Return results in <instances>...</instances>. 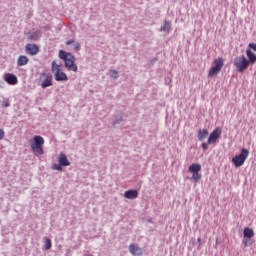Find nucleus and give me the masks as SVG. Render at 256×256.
<instances>
[{
    "label": "nucleus",
    "instance_id": "1",
    "mask_svg": "<svg viewBox=\"0 0 256 256\" xmlns=\"http://www.w3.org/2000/svg\"><path fill=\"white\" fill-rule=\"evenodd\" d=\"M43 145H45V139L41 136H34L33 143L30 144V147L35 155H43Z\"/></svg>",
    "mask_w": 256,
    "mask_h": 256
},
{
    "label": "nucleus",
    "instance_id": "2",
    "mask_svg": "<svg viewBox=\"0 0 256 256\" xmlns=\"http://www.w3.org/2000/svg\"><path fill=\"white\" fill-rule=\"evenodd\" d=\"M248 157H249V150L243 148L239 155H236L234 158H232V163L236 168L243 167V165H245V161H247Z\"/></svg>",
    "mask_w": 256,
    "mask_h": 256
},
{
    "label": "nucleus",
    "instance_id": "3",
    "mask_svg": "<svg viewBox=\"0 0 256 256\" xmlns=\"http://www.w3.org/2000/svg\"><path fill=\"white\" fill-rule=\"evenodd\" d=\"M249 65H251V63L245 57V55L238 56L234 60V66L236 67L237 71H239V73H243V71H245Z\"/></svg>",
    "mask_w": 256,
    "mask_h": 256
},
{
    "label": "nucleus",
    "instance_id": "4",
    "mask_svg": "<svg viewBox=\"0 0 256 256\" xmlns=\"http://www.w3.org/2000/svg\"><path fill=\"white\" fill-rule=\"evenodd\" d=\"M214 66L208 72V77H215L219 75L221 69H223V65H225V60L223 58H217L214 60Z\"/></svg>",
    "mask_w": 256,
    "mask_h": 256
},
{
    "label": "nucleus",
    "instance_id": "5",
    "mask_svg": "<svg viewBox=\"0 0 256 256\" xmlns=\"http://www.w3.org/2000/svg\"><path fill=\"white\" fill-rule=\"evenodd\" d=\"M52 73L55 75L56 81H65V73H63V66L57 64V62H52Z\"/></svg>",
    "mask_w": 256,
    "mask_h": 256
},
{
    "label": "nucleus",
    "instance_id": "6",
    "mask_svg": "<svg viewBox=\"0 0 256 256\" xmlns=\"http://www.w3.org/2000/svg\"><path fill=\"white\" fill-rule=\"evenodd\" d=\"M246 57L250 65H255L256 63V44L249 43L248 48L246 49Z\"/></svg>",
    "mask_w": 256,
    "mask_h": 256
},
{
    "label": "nucleus",
    "instance_id": "7",
    "mask_svg": "<svg viewBox=\"0 0 256 256\" xmlns=\"http://www.w3.org/2000/svg\"><path fill=\"white\" fill-rule=\"evenodd\" d=\"M65 67L68 68V71H74V73H77V64H75V56L73 54H65Z\"/></svg>",
    "mask_w": 256,
    "mask_h": 256
},
{
    "label": "nucleus",
    "instance_id": "8",
    "mask_svg": "<svg viewBox=\"0 0 256 256\" xmlns=\"http://www.w3.org/2000/svg\"><path fill=\"white\" fill-rule=\"evenodd\" d=\"M189 173H192V179L194 181H201V164L193 163L188 168Z\"/></svg>",
    "mask_w": 256,
    "mask_h": 256
},
{
    "label": "nucleus",
    "instance_id": "9",
    "mask_svg": "<svg viewBox=\"0 0 256 256\" xmlns=\"http://www.w3.org/2000/svg\"><path fill=\"white\" fill-rule=\"evenodd\" d=\"M40 83L42 89H47L53 85V76L49 73H42L40 76Z\"/></svg>",
    "mask_w": 256,
    "mask_h": 256
},
{
    "label": "nucleus",
    "instance_id": "10",
    "mask_svg": "<svg viewBox=\"0 0 256 256\" xmlns=\"http://www.w3.org/2000/svg\"><path fill=\"white\" fill-rule=\"evenodd\" d=\"M221 133V128H216L208 138V145H215V143H217V139L221 137Z\"/></svg>",
    "mask_w": 256,
    "mask_h": 256
},
{
    "label": "nucleus",
    "instance_id": "11",
    "mask_svg": "<svg viewBox=\"0 0 256 256\" xmlns=\"http://www.w3.org/2000/svg\"><path fill=\"white\" fill-rule=\"evenodd\" d=\"M59 164H53L52 169L53 171H62V167H65V154L61 153L58 158Z\"/></svg>",
    "mask_w": 256,
    "mask_h": 256
},
{
    "label": "nucleus",
    "instance_id": "12",
    "mask_svg": "<svg viewBox=\"0 0 256 256\" xmlns=\"http://www.w3.org/2000/svg\"><path fill=\"white\" fill-rule=\"evenodd\" d=\"M4 81H6V83H8V85H17V83H18L17 76H15L12 73L4 74Z\"/></svg>",
    "mask_w": 256,
    "mask_h": 256
},
{
    "label": "nucleus",
    "instance_id": "13",
    "mask_svg": "<svg viewBox=\"0 0 256 256\" xmlns=\"http://www.w3.org/2000/svg\"><path fill=\"white\" fill-rule=\"evenodd\" d=\"M26 53H28V55H37V53H39V46H37V44H27Z\"/></svg>",
    "mask_w": 256,
    "mask_h": 256
},
{
    "label": "nucleus",
    "instance_id": "14",
    "mask_svg": "<svg viewBox=\"0 0 256 256\" xmlns=\"http://www.w3.org/2000/svg\"><path fill=\"white\" fill-rule=\"evenodd\" d=\"M129 251L132 255H143V249L135 244L129 245Z\"/></svg>",
    "mask_w": 256,
    "mask_h": 256
},
{
    "label": "nucleus",
    "instance_id": "15",
    "mask_svg": "<svg viewBox=\"0 0 256 256\" xmlns=\"http://www.w3.org/2000/svg\"><path fill=\"white\" fill-rule=\"evenodd\" d=\"M126 199H137L139 197V192L137 190H128L124 193Z\"/></svg>",
    "mask_w": 256,
    "mask_h": 256
},
{
    "label": "nucleus",
    "instance_id": "16",
    "mask_svg": "<svg viewBox=\"0 0 256 256\" xmlns=\"http://www.w3.org/2000/svg\"><path fill=\"white\" fill-rule=\"evenodd\" d=\"M27 63H29V58L27 56L21 55L18 57V59H17L18 67H23V66L27 65Z\"/></svg>",
    "mask_w": 256,
    "mask_h": 256
},
{
    "label": "nucleus",
    "instance_id": "17",
    "mask_svg": "<svg viewBox=\"0 0 256 256\" xmlns=\"http://www.w3.org/2000/svg\"><path fill=\"white\" fill-rule=\"evenodd\" d=\"M209 137V130L207 129H201L198 131V139L199 141H205Z\"/></svg>",
    "mask_w": 256,
    "mask_h": 256
},
{
    "label": "nucleus",
    "instance_id": "18",
    "mask_svg": "<svg viewBox=\"0 0 256 256\" xmlns=\"http://www.w3.org/2000/svg\"><path fill=\"white\" fill-rule=\"evenodd\" d=\"M243 235L247 239H251L252 237H255V232L253 231V229L246 227L244 228Z\"/></svg>",
    "mask_w": 256,
    "mask_h": 256
},
{
    "label": "nucleus",
    "instance_id": "19",
    "mask_svg": "<svg viewBox=\"0 0 256 256\" xmlns=\"http://www.w3.org/2000/svg\"><path fill=\"white\" fill-rule=\"evenodd\" d=\"M51 247H52L51 239H49V238H44L43 250H44V251H49V249H51Z\"/></svg>",
    "mask_w": 256,
    "mask_h": 256
},
{
    "label": "nucleus",
    "instance_id": "20",
    "mask_svg": "<svg viewBox=\"0 0 256 256\" xmlns=\"http://www.w3.org/2000/svg\"><path fill=\"white\" fill-rule=\"evenodd\" d=\"M161 31H164V33H169V31H171V22L165 21L164 25L161 27Z\"/></svg>",
    "mask_w": 256,
    "mask_h": 256
},
{
    "label": "nucleus",
    "instance_id": "21",
    "mask_svg": "<svg viewBox=\"0 0 256 256\" xmlns=\"http://www.w3.org/2000/svg\"><path fill=\"white\" fill-rule=\"evenodd\" d=\"M66 45H73V49L75 51H79V49H81V45H79V43L75 41H68L66 42Z\"/></svg>",
    "mask_w": 256,
    "mask_h": 256
},
{
    "label": "nucleus",
    "instance_id": "22",
    "mask_svg": "<svg viewBox=\"0 0 256 256\" xmlns=\"http://www.w3.org/2000/svg\"><path fill=\"white\" fill-rule=\"evenodd\" d=\"M110 77H112V79H117L119 77V73L117 72V70H110Z\"/></svg>",
    "mask_w": 256,
    "mask_h": 256
},
{
    "label": "nucleus",
    "instance_id": "23",
    "mask_svg": "<svg viewBox=\"0 0 256 256\" xmlns=\"http://www.w3.org/2000/svg\"><path fill=\"white\" fill-rule=\"evenodd\" d=\"M59 57H60V59L65 60V51L61 50L59 53Z\"/></svg>",
    "mask_w": 256,
    "mask_h": 256
},
{
    "label": "nucleus",
    "instance_id": "24",
    "mask_svg": "<svg viewBox=\"0 0 256 256\" xmlns=\"http://www.w3.org/2000/svg\"><path fill=\"white\" fill-rule=\"evenodd\" d=\"M202 149L204 151H207V149H209V146L207 145V143H202Z\"/></svg>",
    "mask_w": 256,
    "mask_h": 256
},
{
    "label": "nucleus",
    "instance_id": "25",
    "mask_svg": "<svg viewBox=\"0 0 256 256\" xmlns=\"http://www.w3.org/2000/svg\"><path fill=\"white\" fill-rule=\"evenodd\" d=\"M3 137H5V131L0 129V141H1V139H3Z\"/></svg>",
    "mask_w": 256,
    "mask_h": 256
},
{
    "label": "nucleus",
    "instance_id": "26",
    "mask_svg": "<svg viewBox=\"0 0 256 256\" xmlns=\"http://www.w3.org/2000/svg\"><path fill=\"white\" fill-rule=\"evenodd\" d=\"M9 101H3L2 102V107H9Z\"/></svg>",
    "mask_w": 256,
    "mask_h": 256
},
{
    "label": "nucleus",
    "instance_id": "27",
    "mask_svg": "<svg viewBox=\"0 0 256 256\" xmlns=\"http://www.w3.org/2000/svg\"><path fill=\"white\" fill-rule=\"evenodd\" d=\"M70 163L69 161L67 160V158H65V167H69Z\"/></svg>",
    "mask_w": 256,
    "mask_h": 256
},
{
    "label": "nucleus",
    "instance_id": "28",
    "mask_svg": "<svg viewBox=\"0 0 256 256\" xmlns=\"http://www.w3.org/2000/svg\"><path fill=\"white\" fill-rule=\"evenodd\" d=\"M244 247H247V241H243Z\"/></svg>",
    "mask_w": 256,
    "mask_h": 256
},
{
    "label": "nucleus",
    "instance_id": "29",
    "mask_svg": "<svg viewBox=\"0 0 256 256\" xmlns=\"http://www.w3.org/2000/svg\"><path fill=\"white\" fill-rule=\"evenodd\" d=\"M197 241H198V243H201V238H198Z\"/></svg>",
    "mask_w": 256,
    "mask_h": 256
},
{
    "label": "nucleus",
    "instance_id": "30",
    "mask_svg": "<svg viewBox=\"0 0 256 256\" xmlns=\"http://www.w3.org/2000/svg\"><path fill=\"white\" fill-rule=\"evenodd\" d=\"M65 81H67V76H65Z\"/></svg>",
    "mask_w": 256,
    "mask_h": 256
}]
</instances>
